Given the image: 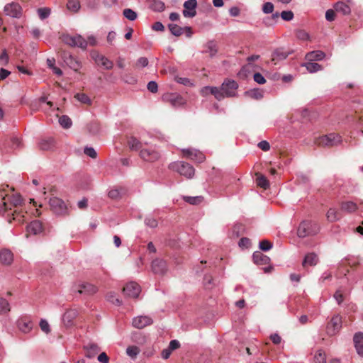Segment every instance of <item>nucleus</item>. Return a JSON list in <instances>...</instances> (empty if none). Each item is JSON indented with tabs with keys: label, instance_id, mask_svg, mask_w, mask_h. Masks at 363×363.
I'll list each match as a JSON object with an SVG mask.
<instances>
[{
	"label": "nucleus",
	"instance_id": "54",
	"mask_svg": "<svg viewBox=\"0 0 363 363\" xmlns=\"http://www.w3.org/2000/svg\"><path fill=\"white\" fill-rule=\"evenodd\" d=\"M126 353L131 357H135L139 353V349L136 346H130L126 349Z\"/></svg>",
	"mask_w": 363,
	"mask_h": 363
},
{
	"label": "nucleus",
	"instance_id": "41",
	"mask_svg": "<svg viewBox=\"0 0 363 363\" xmlns=\"http://www.w3.org/2000/svg\"><path fill=\"white\" fill-rule=\"evenodd\" d=\"M53 146L52 138L43 139L39 143V147L43 150H50Z\"/></svg>",
	"mask_w": 363,
	"mask_h": 363
},
{
	"label": "nucleus",
	"instance_id": "27",
	"mask_svg": "<svg viewBox=\"0 0 363 363\" xmlns=\"http://www.w3.org/2000/svg\"><path fill=\"white\" fill-rule=\"evenodd\" d=\"M255 183L257 186L267 189L269 187V182L267 178L260 173H255Z\"/></svg>",
	"mask_w": 363,
	"mask_h": 363
},
{
	"label": "nucleus",
	"instance_id": "10",
	"mask_svg": "<svg viewBox=\"0 0 363 363\" xmlns=\"http://www.w3.org/2000/svg\"><path fill=\"white\" fill-rule=\"evenodd\" d=\"M61 57L64 62L74 71H78L82 67L80 62L78 61L69 52L62 51L61 52Z\"/></svg>",
	"mask_w": 363,
	"mask_h": 363
},
{
	"label": "nucleus",
	"instance_id": "4",
	"mask_svg": "<svg viewBox=\"0 0 363 363\" xmlns=\"http://www.w3.org/2000/svg\"><path fill=\"white\" fill-rule=\"evenodd\" d=\"M169 167L172 171L177 172L186 178H191L194 175V168L189 164L182 161L172 162L169 164Z\"/></svg>",
	"mask_w": 363,
	"mask_h": 363
},
{
	"label": "nucleus",
	"instance_id": "33",
	"mask_svg": "<svg viewBox=\"0 0 363 363\" xmlns=\"http://www.w3.org/2000/svg\"><path fill=\"white\" fill-rule=\"evenodd\" d=\"M150 8L156 12H162L165 9L164 3L160 0H152L150 3Z\"/></svg>",
	"mask_w": 363,
	"mask_h": 363
},
{
	"label": "nucleus",
	"instance_id": "8",
	"mask_svg": "<svg viewBox=\"0 0 363 363\" xmlns=\"http://www.w3.org/2000/svg\"><path fill=\"white\" fill-rule=\"evenodd\" d=\"M342 317L337 314L333 316L326 327V332L330 336L336 335L342 328Z\"/></svg>",
	"mask_w": 363,
	"mask_h": 363
},
{
	"label": "nucleus",
	"instance_id": "26",
	"mask_svg": "<svg viewBox=\"0 0 363 363\" xmlns=\"http://www.w3.org/2000/svg\"><path fill=\"white\" fill-rule=\"evenodd\" d=\"M325 57V52L321 50H314L308 52L306 55V60L308 61H320Z\"/></svg>",
	"mask_w": 363,
	"mask_h": 363
},
{
	"label": "nucleus",
	"instance_id": "38",
	"mask_svg": "<svg viewBox=\"0 0 363 363\" xmlns=\"http://www.w3.org/2000/svg\"><path fill=\"white\" fill-rule=\"evenodd\" d=\"M169 101L174 106H179L184 103V99L177 94H171L169 96Z\"/></svg>",
	"mask_w": 363,
	"mask_h": 363
},
{
	"label": "nucleus",
	"instance_id": "48",
	"mask_svg": "<svg viewBox=\"0 0 363 363\" xmlns=\"http://www.w3.org/2000/svg\"><path fill=\"white\" fill-rule=\"evenodd\" d=\"M250 74V66L249 65H244L240 71L238 73V76L240 79H245L248 77Z\"/></svg>",
	"mask_w": 363,
	"mask_h": 363
},
{
	"label": "nucleus",
	"instance_id": "62",
	"mask_svg": "<svg viewBox=\"0 0 363 363\" xmlns=\"http://www.w3.org/2000/svg\"><path fill=\"white\" fill-rule=\"evenodd\" d=\"M257 147L262 150L267 152L270 149V144L267 140H262L257 144Z\"/></svg>",
	"mask_w": 363,
	"mask_h": 363
},
{
	"label": "nucleus",
	"instance_id": "29",
	"mask_svg": "<svg viewBox=\"0 0 363 363\" xmlns=\"http://www.w3.org/2000/svg\"><path fill=\"white\" fill-rule=\"evenodd\" d=\"M302 67H306L310 73H315L323 69V67L315 61H308L302 64Z\"/></svg>",
	"mask_w": 363,
	"mask_h": 363
},
{
	"label": "nucleus",
	"instance_id": "12",
	"mask_svg": "<svg viewBox=\"0 0 363 363\" xmlns=\"http://www.w3.org/2000/svg\"><path fill=\"white\" fill-rule=\"evenodd\" d=\"M196 0H187L184 3L183 16L186 18H193L196 15Z\"/></svg>",
	"mask_w": 363,
	"mask_h": 363
},
{
	"label": "nucleus",
	"instance_id": "37",
	"mask_svg": "<svg viewBox=\"0 0 363 363\" xmlns=\"http://www.w3.org/2000/svg\"><path fill=\"white\" fill-rule=\"evenodd\" d=\"M168 27L171 33L174 36H180L184 34V28L177 24L170 23L169 24Z\"/></svg>",
	"mask_w": 363,
	"mask_h": 363
},
{
	"label": "nucleus",
	"instance_id": "30",
	"mask_svg": "<svg viewBox=\"0 0 363 363\" xmlns=\"http://www.w3.org/2000/svg\"><path fill=\"white\" fill-rule=\"evenodd\" d=\"M244 230L242 224L237 223L231 228L228 235L230 238H237L242 235Z\"/></svg>",
	"mask_w": 363,
	"mask_h": 363
},
{
	"label": "nucleus",
	"instance_id": "59",
	"mask_svg": "<svg viewBox=\"0 0 363 363\" xmlns=\"http://www.w3.org/2000/svg\"><path fill=\"white\" fill-rule=\"evenodd\" d=\"M145 223L146 225H147L150 228H152L157 226V220L151 216H148L145 218Z\"/></svg>",
	"mask_w": 363,
	"mask_h": 363
},
{
	"label": "nucleus",
	"instance_id": "11",
	"mask_svg": "<svg viewBox=\"0 0 363 363\" xmlns=\"http://www.w3.org/2000/svg\"><path fill=\"white\" fill-rule=\"evenodd\" d=\"M123 291L125 296L135 298L139 296L141 289L140 286L137 283L130 281L125 285Z\"/></svg>",
	"mask_w": 363,
	"mask_h": 363
},
{
	"label": "nucleus",
	"instance_id": "60",
	"mask_svg": "<svg viewBox=\"0 0 363 363\" xmlns=\"http://www.w3.org/2000/svg\"><path fill=\"white\" fill-rule=\"evenodd\" d=\"M148 59L147 57H141L137 60L135 66L137 67H145L148 65Z\"/></svg>",
	"mask_w": 363,
	"mask_h": 363
},
{
	"label": "nucleus",
	"instance_id": "31",
	"mask_svg": "<svg viewBox=\"0 0 363 363\" xmlns=\"http://www.w3.org/2000/svg\"><path fill=\"white\" fill-rule=\"evenodd\" d=\"M143 142L145 144H147V141H140L135 137H131L128 139V144L132 150H138L142 148Z\"/></svg>",
	"mask_w": 363,
	"mask_h": 363
},
{
	"label": "nucleus",
	"instance_id": "49",
	"mask_svg": "<svg viewBox=\"0 0 363 363\" xmlns=\"http://www.w3.org/2000/svg\"><path fill=\"white\" fill-rule=\"evenodd\" d=\"M79 101L84 104H91L90 98L84 93H78L74 96Z\"/></svg>",
	"mask_w": 363,
	"mask_h": 363
},
{
	"label": "nucleus",
	"instance_id": "18",
	"mask_svg": "<svg viewBox=\"0 0 363 363\" xmlns=\"http://www.w3.org/2000/svg\"><path fill=\"white\" fill-rule=\"evenodd\" d=\"M140 157L147 162H154L160 157V154L154 150L141 149Z\"/></svg>",
	"mask_w": 363,
	"mask_h": 363
},
{
	"label": "nucleus",
	"instance_id": "24",
	"mask_svg": "<svg viewBox=\"0 0 363 363\" xmlns=\"http://www.w3.org/2000/svg\"><path fill=\"white\" fill-rule=\"evenodd\" d=\"M77 291L81 294L91 295L96 291V287L89 283H82L77 286Z\"/></svg>",
	"mask_w": 363,
	"mask_h": 363
},
{
	"label": "nucleus",
	"instance_id": "7",
	"mask_svg": "<svg viewBox=\"0 0 363 363\" xmlns=\"http://www.w3.org/2000/svg\"><path fill=\"white\" fill-rule=\"evenodd\" d=\"M291 51L284 47L277 48L272 50L271 54V62L276 65L285 60Z\"/></svg>",
	"mask_w": 363,
	"mask_h": 363
},
{
	"label": "nucleus",
	"instance_id": "64",
	"mask_svg": "<svg viewBox=\"0 0 363 363\" xmlns=\"http://www.w3.org/2000/svg\"><path fill=\"white\" fill-rule=\"evenodd\" d=\"M238 245L241 249L248 248L250 245V240L247 238H242L239 242Z\"/></svg>",
	"mask_w": 363,
	"mask_h": 363
},
{
	"label": "nucleus",
	"instance_id": "45",
	"mask_svg": "<svg viewBox=\"0 0 363 363\" xmlns=\"http://www.w3.org/2000/svg\"><path fill=\"white\" fill-rule=\"evenodd\" d=\"M315 363H326L325 354L323 350H319L314 357Z\"/></svg>",
	"mask_w": 363,
	"mask_h": 363
},
{
	"label": "nucleus",
	"instance_id": "36",
	"mask_svg": "<svg viewBox=\"0 0 363 363\" xmlns=\"http://www.w3.org/2000/svg\"><path fill=\"white\" fill-rule=\"evenodd\" d=\"M87 350V357L89 358L93 357L95 354L100 351V347L95 343H89L86 347Z\"/></svg>",
	"mask_w": 363,
	"mask_h": 363
},
{
	"label": "nucleus",
	"instance_id": "32",
	"mask_svg": "<svg viewBox=\"0 0 363 363\" xmlns=\"http://www.w3.org/2000/svg\"><path fill=\"white\" fill-rule=\"evenodd\" d=\"M280 18V13L279 12H275L272 14L271 16H267L263 19V23L267 26H272L276 24Z\"/></svg>",
	"mask_w": 363,
	"mask_h": 363
},
{
	"label": "nucleus",
	"instance_id": "28",
	"mask_svg": "<svg viewBox=\"0 0 363 363\" xmlns=\"http://www.w3.org/2000/svg\"><path fill=\"white\" fill-rule=\"evenodd\" d=\"M318 261V258L316 254L313 252L308 253L306 255L303 261V266H315Z\"/></svg>",
	"mask_w": 363,
	"mask_h": 363
},
{
	"label": "nucleus",
	"instance_id": "9",
	"mask_svg": "<svg viewBox=\"0 0 363 363\" xmlns=\"http://www.w3.org/2000/svg\"><path fill=\"white\" fill-rule=\"evenodd\" d=\"M16 326L19 331L24 334H28L32 330L33 323L30 317L21 316L17 320Z\"/></svg>",
	"mask_w": 363,
	"mask_h": 363
},
{
	"label": "nucleus",
	"instance_id": "53",
	"mask_svg": "<svg viewBox=\"0 0 363 363\" xmlns=\"http://www.w3.org/2000/svg\"><path fill=\"white\" fill-rule=\"evenodd\" d=\"M9 199L13 206H20L23 202L21 196L18 194L12 195Z\"/></svg>",
	"mask_w": 363,
	"mask_h": 363
},
{
	"label": "nucleus",
	"instance_id": "16",
	"mask_svg": "<svg viewBox=\"0 0 363 363\" xmlns=\"http://www.w3.org/2000/svg\"><path fill=\"white\" fill-rule=\"evenodd\" d=\"M151 268L153 273L164 274L167 270V263L161 259H155L152 262Z\"/></svg>",
	"mask_w": 363,
	"mask_h": 363
},
{
	"label": "nucleus",
	"instance_id": "35",
	"mask_svg": "<svg viewBox=\"0 0 363 363\" xmlns=\"http://www.w3.org/2000/svg\"><path fill=\"white\" fill-rule=\"evenodd\" d=\"M327 218L330 222L338 220L341 217L340 213L335 208H330L327 212Z\"/></svg>",
	"mask_w": 363,
	"mask_h": 363
},
{
	"label": "nucleus",
	"instance_id": "25",
	"mask_svg": "<svg viewBox=\"0 0 363 363\" xmlns=\"http://www.w3.org/2000/svg\"><path fill=\"white\" fill-rule=\"evenodd\" d=\"M252 259L255 264L264 265L269 262L270 259L267 255L259 251H255L252 255Z\"/></svg>",
	"mask_w": 363,
	"mask_h": 363
},
{
	"label": "nucleus",
	"instance_id": "21",
	"mask_svg": "<svg viewBox=\"0 0 363 363\" xmlns=\"http://www.w3.org/2000/svg\"><path fill=\"white\" fill-rule=\"evenodd\" d=\"M13 260L12 252L8 249L0 250V262L4 265H10Z\"/></svg>",
	"mask_w": 363,
	"mask_h": 363
},
{
	"label": "nucleus",
	"instance_id": "6",
	"mask_svg": "<svg viewBox=\"0 0 363 363\" xmlns=\"http://www.w3.org/2000/svg\"><path fill=\"white\" fill-rule=\"evenodd\" d=\"M342 138L334 133L325 135L317 138L315 143L319 146L333 147L340 144Z\"/></svg>",
	"mask_w": 363,
	"mask_h": 363
},
{
	"label": "nucleus",
	"instance_id": "50",
	"mask_svg": "<svg viewBox=\"0 0 363 363\" xmlns=\"http://www.w3.org/2000/svg\"><path fill=\"white\" fill-rule=\"evenodd\" d=\"M39 326L40 328V330L45 334H49L50 333V324L45 319L40 320L39 323Z\"/></svg>",
	"mask_w": 363,
	"mask_h": 363
},
{
	"label": "nucleus",
	"instance_id": "5",
	"mask_svg": "<svg viewBox=\"0 0 363 363\" xmlns=\"http://www.w3.org/2000/svg\"><path fill=\"white\" fill-rule=\"evenodd\" d=\"M62 40L65 44L71 47H78L82 50H85L88 46L86 40L79 34L75 35L65 34L62 35Z\"/></svg>",
	"mask_w": 363,
	"mask_h": 363
},
{
	"label": "nucleus",
	"instance_id": "20",
	"mask_svg": "<svg viewBox=\"0 0 363 363\" xmlns=\"http://www.w3.org/2000/svg\"><path fill=\"white\" fill-rule=\"evenodd\" d=\"M43 230L42 224L39 220H33L26 227V237L28 238L29 235H38Z\"/></svg>",
	"mask_w": 363,
	"mask_h": 363
},
{
	"label": "nucleus",
	"instance_id": "63",
	"mask_svg": "<svg viewBox=\"0 0 363 363\" xmlns=\"http://www.w3.org/2000/svg\"><path fill=\"white\" fill-rule=\"evenodd\" d=\"M84 154L89 156L91 158H96L97 156L96 152L93 147H86L84 148Z\"/></svg>",
	"mask_w": 363,
	"mask_h": 363
},
{
	"label": "nucleus",
	"instance_id": "58",
	"mask_svg": "<svg viewBox=\"0 0 363 363\" xmlns=\"http://www.w3.org/2000/svg\"><path fill=\"white\" fill-rule=\"evenodd\" d=\"M208 52L211 56H214L217 52L216 45L213 42H209L207 44Z\"/></svg>",
	"mask_w": 363,
	"mask_h": 363
},
{
	"label": "nucleus",
	"instance_id": "23",
	"mask_svg": "<svg viewBox=\"0 0 363 363\" xmlns=\"http://www.w3.org/2000/svg\"><path fill=\"white\" fill-rule=\"evenodd\" d=\"M77 311L75 309L67 310L62 316V322L67 327L72 324L74 319L77 316Z\"/></svg>",
	"mask_w": 363,
	"mask_h": 363
},
{
	"label": "nucleus",
	"instance_id": "14",
	"mask_svg": "<svg viewBox=\"0 0 363 363\" xmlns=\"http://www.w3.org/2000/svg\"><path fill=\"white\" fill-rule=\"evenodd\" d=\"M22 9L18 3H11L5 6L4 12L7 16L13 18H19L21 16Z\"/></svg>",
	"mask_w": 363,
	"mask_h": 363
},
{
	"label": "nucleus",
	"instance_id": "13",
	"mask_svg": "<svg viewBox=\"0 0 363 363\" xmlns=\"http://www.w3.org/2000/svg\"><path fill=\"white\" fill-rule=\"evenodd\" d=\"M182 152L184 157L191 159L196 162L201 163L206 159L205 155L200 151L194 149H184Z\"/></svg>",
	"mask_w": 363,
	"mask_h": 363
},
{
	"label": "nucleus",
	"instance_id": "3",
	"mask_svg": "<svg viewBox=\"0 0 363 363\" xmlns=\"http://www.w3.org/2000/svg\"><path fill=\"white\" fill-rule=\"evenodd\" d=\"M49 205L54 214L58 216H65L69 214V209L67 204L58 197L50 199Z\"/></svg>",
	"mask_w": 363,
	"mask_h": 363
},
{
	"label": "nucleus",
	"instance_id": "55",
	"mask_svg": "<svg viewBox=\"0 0 363 363\" xmlns=\"http://www.w3.org/2000/svg\"><path fill=\"white\" fill-rule=\"evenodd\" d=\"M274 6L272 3L266 2L263 4L262 10L264 13L269 14V13H272L273 11H274Z\"/></svg>",
	"mask_w": 363,
	"mask_h": 363
},
{
	"label": "nucleus",
	"instance_id": "2",
	"mask_svg": "<svg viewBox=\"0 0 363 363\" xmlns=\"http://www.w3.org/2000/svg\"><path fill=\"white\" fill-rule=\"evenodd\" d=\"M319 232V226L311 220H303L297 229V235L303 238L316 235Z\"/></svg>",
	"mask_w": 363,
	"mask_h": 363
},
{
	"label": "nucleus",
	"instance_id": "52",
	"mask_svg": "<svg viewBox=\"0 0 363 363\" xmlns=\"http://www.w3.org/2000/svg\"><path fill=\"white\" fill-rule=\"evenodd\" d=\"M280 17L284 21H290L294 18V15L291 11H283L281 13H280Z\"/></svg>",
	"mask_w": 363,
	"mask_h": 363
},
{
	"label": "nucleus",
	"instance_id": "44",
	"mask_svg": "<svg viewBox=\"0 0 363 363\" xmlns=\"http://www.w3.org/2000/svg\"><path fill=\"white\" fill-rule=\"evenodd\" d=\"M264 90L259 88H251V98L259 100L264 96Z\"/></svg>",
	"mask_w": 363,
	"mask_h": 363
},
{
	"label": "nucleus",
	"instance_id": "1",
	"mask_svg": "<svg viewBox=\"0 0 363 363\" xmlns=\"http://www.w3.org/2000/svg\"><path fill=\"white\" fill-rule=\"evenodd\" d=\"M238 88V84L235 80L225 79L220 87L206 86L202 88L201 92L203 96L211 94L217 100L220 101L225 97L235 96Z\"/></svg>",
	"mask_w": 363,
	"mask_h": 363
},
{
	"label": "nucleus",
	"instance_id": "46",
	"mask_svg": "<svg viewBox=\"0 0 363 363\" xmlns=\"http://www.w3.org/2000/svg\"><path fill=\"white\" fill-rule=\"evenodd\" d=\"M123 14L125 18L132 21H135L138 17L137 13L130 9H125Z\"/></svg>",
	"mask_w": 363,
	"mask_h": 363
},
{
	"label": "nucleus",
	"instance_id": "43",
	"mask_svg": "<svg viewBox=\"0 0 363 363\" xmlns=\"http://www.w3.org/2000/svg\"><path fill=\"white\" fill-rule=\"evenodd\" d=\"M67 9L73 12H77L80 9V3L79 0H69L67 4Z\"/></svg>",
	"mask_w": 363,
	"mask_h": 363
},
{
	"label": "nucleus",
	"instance_id": "15",
	"mask_svg": "<svg viewBox=\"0 0 363 363\" xmlns=\"http://www.w3.org/2000/svg\"><path fill=\"white\" fill-rule=\"evenodd\" d=\"M347 3L344 1H338L334 5V9L336 12L340 13L342 15H348L351 13V5L353 4L352 0H345Z\"/></svg>",
	"mask_w": 363,
	"mask_h": 363
},
{
	"label": "nucleus",
	"instance_id": "57",
	"mask_svg": "<svg viewBox=\"0 0 363 363\" xmlns=\"http://www.w3.org/2000/svg\"><path fill=\"white\" fill-rule=\"evenodd\" d=\"M38 13L41 19H45L50 16V10L48 8H41L38 10Z\"/></svg>",
	"mask_w": 363,
	"mask_h": 363
},
{
	"label": "nucleus",
	"instance_id": "42",
	"mask_svg": "<svg viewBox=\"0 0 363 363\" xmlns=\"http://www.w3.org/2000/svg\"><path fill=\"white\" fill-rule=\"evenodd\" d=\"M106 300L116 306L121 304V301L116 296V294L113 291H110L106 294Z\"/></svg>",
	"mask_w": 363,
	"mask_h": 363
},
{
	"label": "nucleus",
	"instance_id": "34",
	"mask_svg": "<svg viewBox=\"0 0 363 363\" xmlns=\"http://www.w3.org/2000/svg\"><path fill=\"white\" fill-rule=\"evenodd\" d=\"M357 209V204L353 201H345L341 204V210L347 213H353Z\"/></svg>",
	"mask_w": 363,
	"mask_h": 363
},
{
	"label": "nucleus",
	"instance_id": "19",
	"mask_svg": "<svg viewBox=\"0 0 363 363\" xmlns=\"http://www.w3.org/2000/svg\"><path fill=\"white\" fill-rule=\"evenodd\" d=\"M92 57L96 64L101 65L106 69H111L113 67V62L101 54L94 53Z\"/></svg>",
	"mask_w": 363,
	"mask_h": 363
},
{
	"label": "nucleus",
	"instance_id": "39",
	"mask_svg": "<svg viewBox=\"0 0 363 363\" xmlns=\"http://www.w3.org/2000/svg\"><path fill=\"white\" fill-rule=\"evenodd\" d=\"M10 310L11 308L9 301L4 298H0V315L6 314Z\"/></svg>",
	"mask_w": 363,
	"mask_h": 363
},
{
	"label": "nucleus",
	"instance_id": "40",
	"mask_svg": "<svg viewBox=\"0 0 363 363\" xmlns=\"http://www.w3.org/2000/svg\"><path fill=\"white\" fill-rule=\"evenodd\" d=\"M59 123L65 129L69 128L72 125V120L66 115H63L60 117Z\"/></svg>",
	"mask_w": 363,
	"mask_h": 363
},
{
	"label": "nucleus",
	"instance_id": "22",
	"mask_svg": "<svg viewBox=\"0 0 363 363\" xmlns=\"http://www.w3.org/2000/svg\"><path fill=\"white\" fill-rule=\"evenodd\" d=\"M353 340L357 354L363 357V333L358 332L355 333Z\"/></svg>",
	"mask_w": 363,
	"mask_h": 363
},
{
	"label": "nucleus",
	"instance_id": "56",
	"mask_svg": "<svg viewBox=\"0 0 363 363\" xmlns=\"http://www.w3.org/2000/svg\"><path fill=\"white\" fill-rule=\"evenodd\" d=\"M252 77L254 81L259 84H264L266 82L264 77L259 72L255 73Z\"/></svg>",
	"mask_w": 363,
	"mask_h": 363
},
{
	"label": "nucleus",
	"instance_id": "17",
	"mask_svg": "<svg viewBox=\"0 0 363 363\" xmlns=\"http://www.w3.org/2000/svg\"><path fill=\"white\" fill-rule=\"evenodd\" d=\"M152 323V320L150 317L147 315H140L135 317L133 319V326L136 328H143L145 326L150 325Z\"/></svg>",
	"mask_w": 363,
	"mask_h": 363
},
{
	"label": "nucleus",
	"instance_id": "51",
	"mask_svg": "<svg viewBox=\"0 0 363 363\" xmlns=\"http://www.w3.org/2000/svg\"><path fill=\"white\" fill-rule=\"evenodd\" d=\"M184 199L186 202L190 204L196 205L202 201L203 198L201 196H184Z\"/></svg>",
	"mask_w": 363,
	"mask_h": 363
},
{
	"label": "nucleus",
	"instance_id": "47",
	"mask_svg": "<svg viewBox=\"0 0 363 363\" xmlns=\"http://www.w3.org/2000/svg\"><path fill=\"white\" fill-rule=\"evenodd\" d=\"M272 247H273L272 242H271L270 241H269L267 240H263L259 241V248L264 252L269 251V250H271L272 248Z\"/></svg>",
	"mask_w": 363,
	"mask_h": 363
},
{
	"label": "nucleus",
	"instance_id": "61",
	"mask_svg": "<svg viewBox=\"0 0 363 363\" xmlns=\"http://www.w3.org/2000/svg\"><path fill=\"white\" fill-rule=\"evenodd\" d=\"M213 279L211 275H206L203 279V284L207 289H211L213 284Z\"/></svg>",
	"mask_w": 363,
	"mask_h": 363
}]
</instances>
